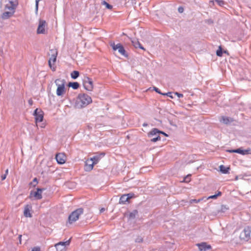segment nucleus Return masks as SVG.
<instances>
[{
  "instance_id": "obj_1",
  "label": "nucleus",
  "mask_w": 251,
  "mask_h": 251,
  "mask_svg": "<svg viewBox=\"0 0 251 251\" xmlns=\"http://www.w3.org/2000/svg\"><path fill=\"white\" fill-rule=\"evenodd\" d=\"M91 98L87 94H79L78 96L75 106L78 108H82L92 102Z\"/></svg>"
},
{
  "instance_id": "obj_2",
  "label": "nucleus",
  "mask_w": 251,
  "mask_h": 251,
  "mask_svg": "<svg viewBox=\"0 0 251 251\" xmlns=\"http://www.w3.org/2000/svg\"><path fill=\"white\" fill-rule=\"evenodd\" d=\"M54 83L57 86L56 95L58 96H61L65 93V85L66 81L64 79H56Z\"/></svg>"
},
{
  "instance_id": "obj_3",
  "label": "nucleus",
  "mask_w": 251,
  "mask_h": 251,
  "mask_svg": "<svg viewBox=\"0 0 251 251\" xmlns=\"http://www.w3.org/2000/svg\"><path fill=\"white\" fill-rule=\"evenodd\" d=\"M83 213V209L81 208H78L72 212L68 217V222L70 224H72L76 221L79 216Z\"/></svg>"
},
{
  "instance_id": "obj_4",
  "label": "nucleus",
  "mask_w": 251,
  "mask_h": 251,
  "mask_svg": "<svg viewBox=\"0 0 251 251\" xmlns=\"http://www.w3.org/2000/svg\"><path fill=\"white\" fill-rule=\"evenodd\" d=\"M251 237V227L247 226L244 228L243 231L241 233L240 238L242 240L248 241Z\"/></svg>"
},
{
  "instance_id": "obj_5",
  "label": "nucleus",
  "mask_w": 251,
  "mask_h": 251,
  "mask_svg": "<svg viewBox=\"0 0 251 251\" xmlns=\"http://www.w3.org/2000/svg\"><path fill=\"white\" fill-rule=\"evenodd\" d=\"M82 81L83 86L86 90L91 91L93 90V82L91 78L85 76L82 79Z\"/></svg>"
},
{
  "instance_id": "obj_6",
  "label": "nucleus",
  "mask_w": 251,
  "mask_h": 251,
  "mask_svg": "<svg viewBox=\"0 0 251 251\" xmlns=\"http://www.w3.org/2000/svg\"><path fill=\"white\" fill-rule=\"evenodd\" d=\"M110 46L114 50H118V52L124 56H128L124 47L120 43L116 45L114 43H111Z\"/></svg>"
},
{
  "instance_id": "obj_7",
  "label": "nucleus",
  "mask_w": 251,
  "mask_h": 251,
  "mask_svg": "<svg viewBox=\"0 0 251 251\" xmlns=\"http://www.w3.org/2000/svg\"><path fill=\"white\" fill-rule=\"evenodd\" d=\"M50 51L51 53V54L49 60V65L50 69L53 71H54L55 70V67H54L53 65L56 60L57 52L55 50H50Z\"/></svg>"
},
{
  "instance_id": "obj_8",
  "label": "nucleus",
  "mask_w": 251,
  "mask_h": 251,
  "mask_svg": "<svg viewBox=\"0 0 251 251\" xmlns=\"http://www.w3.org/2000/svg\"><path fill=\"white\" fill-rule=\"evenodd\" d=\"M33 115L35 117L36 123L41 122L43 121L44 113L41 109L36 108L34 111Z\"/></svg>"
},
{
  "instance_id": "obj_9",
  "label": "nucleus",
  "mask_w": 251,
  "mask_h": 251,
  "mask_svg": "<svg viewBox=\"0 0 251 251\" xmlns=\"http://www.w3.org/2000/svg\"><path fill=\"white\" fill-rule=\"evenodd\" d=\"M70 244V239L65 242H60L55 245V247L57 251H65L66 246Z\"/></svg>"
},
{
  "instance_id": "obj_10",
  "label": "nucleus",
  "mask_w": 251,
  "mask_h": 251,
  "mask_svg": "<svg viewBox=\"0 0 251 251\" xmlns=\"http://www.w3.org/2000/svg\"><path fill=\"white\" fill-rule=\"evenodd\" d=\"M47 26L45 20H40L37 28V32L38 34H44L45 33V27Z\"/></svg>"
},
{
  "instance_id": "obj_11",
  "label": "nucleus",
  "mask_w": 251,
  "mask_h": 251,
  "mask_svg": "<svg viewBox=\"0 0 251 251\" xmlns=\"http://www.w3.org/2000/svg\"><path fill=\"white\" fill-rule=\"evenodd\" d=\"M55 158L58 164H63L66 162V156L63 153H58L56 154Z\"/></svg>"
},
{
  "instance_id": "obj_12",
  "label": "nucleus",
  "mask_w": 251,
  "mask_h": 251,
  "mask_svg": "<svg viewBox=\"0 0 251 251\" xmlns=\"http://www.w3.org/2000/svg\"><path fill=\"white\" fill-rule=\"evenodd\" d=\"M227 151L229 152H235L242 155H245L250 153V150H242L241 148H239L236 150H228Z\"/></svg>"
},
{
  "instance_id": "obj_13",
  "label": "nucleus",
  "mask_w": 251,
  "mask_h": 251,
  "mask_svg": "<svg viewBox=\"0 0 251 251\" xmlns=\"http://www.w3.org/2000/svg\"><path fill=\"white\" fill-rule=\"evenodd\" d=\"M197 246L199 247V249L201 251H206L211 249V246L210 245H207L205 242L197 244Z\"/></svg>"
},
{
  "instance_id": "obj_14",
  "label": "nucleus",
  "mask_w": 251,
  "mask_h": 251,
  "mask_svg": "<svg viewBox=\"0 0 251 251\" xmlns=\"http://www.w3.org/2000/svg\"><path fill=\"white\" fill-rule=\"evenodd\" d=\"M105 154L104 153H101L99 155H96L94 156L93 157L90 158V161L94 163V164H97L100 160L104 156Z\"/></svg>"
},
{
  "instance_id": "obj_15",
  "label": "nucleus",
  "mask_w": 251,
  "mask_h": 251,
  "mask_svg": "<svg viewBox=\"0 0 251 251\" xmlns=\"http://www.w3.org/2000/svg\"><path fill=\"white\" fill-rule=\"evenodd\" d=\"M31 206L29 205H26L24 208V214L25 217H31L32 215L30 213Z\"/></svg>"
},
{
  "instance_id": "obj_16",
  "label": "nucleus",
  "mask_w": 251,
  "mask_h": 251,
  "mask_svg": "<svg viewBox=\"0 0 251 251\" xmlns=\"http://www.w3.org/2000/svg\"><path fill=\"white\" fill-rule=\"evenodd\" d=\"M94 163L90 161V159L87 160L85 162V170L86 171H91L94 167Z\"/></svg>"
},
{
  "instance_id": "obj_17",
  "label": "nucleus",
  "mask_w": 251,
  "mask_h": 251,
  "mask_svg": "<svg viewBox=\"0 0 251 251\" xmlns=\"http://www.w3.org/2000/svg\"><path fill=\"white\" fill-rule=\"evenodd\" d=\"M29 198L31 199L32 197H34L36 200H40L42 198V196L41 194H39L37 191L34 192L31 191L30 193Z\"/></svg>"
},
{
  "instance_id": "obj_18",
  "label": "nucleus",
  "mask_w": 251,
  "mask_h": 251,
  "mask_svg": "<svg viewBox=\"0 0 251 251\" xmlns=\"http://www.w3.org/2000/svg\"><path fill=\"white\" fill-rule=\"evenodd\" d=\"M130 40H131V42H132L133 46L135 48H139L142 50H144V48L142 46V45H141V44L140 43V42H139V41L137 39H131Z\"/></svg>"
},
{
  "instance_id": "obj_19",
  "label": "nucleus",
  "mask_w": 251,
  "mask_h": 251,
  "mask_svg": "<svg viewBox=\"0 0 251 251\" xmlns=\"http://www.w3.org/2000/svg\"><path fill=\"white\" fill-rule=\"evenodd\" d=\"M15 11H5L3 12L1 15V18L3 19H7L12 17L14 14Z\"/></svg>"
},
{
  "instance_id": "obj_20",
  "label": "nucleus",
  "mask_w": 251,
  "mask_h": 251,
  "mask_svg": "<svg viewBox=\"0 0 251 251\" xmlns=\"http://www.w3.org/2000/svg\"><path fill=\"white\" fill-rule=\"evenodd\" d=\"M232 121V119L225 116H223L220 119V122L225 124H228Z\"/></svg>"
},
{
  "instance_id": "obj_21",
  "label": "nucleus",
  "mask_w": 251,
  "mask_h": 251,
  "mask_svg": "<svg viewBox=\"0 0 251 251\" xmlns=\"http://www.w3.org/2000/svg\"><path fill=\"white\" fill-rule=\"evenodd\" d=\"M220 171L223 174H226L229 173V168L228 167H226L223 165H221L220 166Z\"/></svg>"
},
{
  "instance_id": "obj_22",
  "label": "nucleus",
  "mask_w": 251,
  "mask_h": 251,
  "mask_svg": "<svg viewBox=\"0 0 251 251\" xmlns=\"http://www.w3.org/2000/svg\"><path fill=\"white\" fill-rule=\"evenodd\" d=\"M127 195H123L120 198L119 203L120 204H124L126 202L128 201Z\"/></svg>"
},
{
  "instance_id": "obj_23",
  "label": "nucleus",
  "mask_w": 251,
  "mask_h": 251,
  "mask_svg": "<svg viewBox=\"0 0 251 251\" xmlns=\"http://www.w3.org/2000/svg\"><path fill=\"white\" fill-rule=\"evenodd\" d=\"M159 132H160L159 130H158V129H157L156 128H154L153 129H152V130L151 131L148 133V136L151 137V136L155 135L157 134H159Z\"/></svg>"
},
{
  "instance_id": "obj_24",
  "label": "nucleus",
  "mask_w": 251,
  "mask_h": 251,
  "mask_svg": "<svg viewBox=\"0 0 251 251\" xmlns=\"http://www.w3.org/2000/svg\"><path fill=\"white\" fill-rule=\"evenodd\" d=\"M68 85L75 90L78 88L79 86V83L77 82H70Z\"/></svg>"
},
{
  "instance_id": "obj_25",
  "label": "nucleus",
  "mask_w": 251,
  "mask_h": 251,
  "mask_svg": "<svg viewBox=\"0 0 251 251\" xmlns=\"http://www.w3.org/2000/svg\"><path fill=\"white\" fill-rule=\"evenodd\" d=\"M210 2L213 3L216 2L218 5L221 6H223L225 4V2L223 0H213L210 1Z\"/></svg>"
},
{
  "instance_id": "obj_26",
  "label": "nucleus",
  "mask_w": 251,
  "mask_h": 251,
  "mask_svg": "<svg viewBox=\"0 0 251 251\" xmlns=\"http://www.w3.org/2000/svg\"><path fill=\"white\" fill-rule=\"evenodd\" d=\"M222 195V193L220 191H219L217 194L210 196L208 197V198H205L204 201L207 200L208 199H216L218 197V196H220Z\"/></svg>"
},
{
  "instance_id": "obj_27",
  "label": "nucleus",
  "mask_w": 251,
  "mask_h": 251,
  "mask_svg": "<svg viewBox=\"0 0 251 251\" xmlns=\"http://www.w3.org/2000/svg\"><path fill=\"white\" fill-rule=\"evenodd\" d=\"M79 75V73L77 71H74L71 74V77L74 79H76Z\"/></svg>"
},
{
  "instance_id": "obj_28",
  "label": "nucleus",
  "mask_w": 251,
  "mask_h": 251,
  "mask_svg": "<svg viewBox=\"0 0 251 251\" xmlns=\"http://www.w3.org/2000/svg\"><path fill=\"white\" fill-rule=\"evenodd\" d=\"M17 6L16 4H13V6H9L6 5L5 8L9 10V11H15L16 7Z\"/></svg>"
},
{
  "instance_id": "obj_29",
  "label": "nucleus",
  "mask_w": 251,
  "mask_h": 251,
  "mask_svg": "<svg viewBox=\"0 0 251 251\" xmlns=\"http://www.w3.org/2000/svg\"><path fill=\"white\" fill-rule=\"evenodd\" d=\"M138 214V211L134 210L132 212H130L129 214V217L131 219H134Z\"/></svg>"
},
{
  "instance_id": "obj_30",
  "label": "nucleus",
  "mask_w": 251,
  "mask_h": 251,
  "mask_svg": "<svg viewBox=\"0 0 251 251\" xmlns=\"http://www.w3.org/2000/svg\"><path fill=\"white\" fill-rule=\"evenodd\" d=\"M101 4L105 5V7L108 9H111L112 8V6L111 5L109 4L108 3H107L105 0H102Z\"/></svg>"
},
{
  "instance_id": "obj_31",
  "label": "nucleus",
  "mask_w": 251,
  "mask_h": 251,
  "mask_svg": "<svg viewBox=\"0 0 251 251\" xmlns=\"http://www.w3.org/2000/svg\"><path fill=\"white\" fill-rule=\"evenodd\" d=\"M205 199V198L203 197L201 199H199L198 200H197V199H192L190 201V203H199L200 202V201H203Z\"/></svg>"
},
{
  "instance_id": "obj_32",
  "label": "nucleus",
  "mask_w": 251,
  "mask_h": 251,
  "mask_svg": "<svg viewBox=\"0 0 251 251\" xmlns=\"http://www.w3.org/2000/svg\"><path fill=\"white\" fill-rule=\"evenodd\" d=\"M223 54L222 49L221 47H219L218 50L216 51V55L218 56H222Z\"/></svg>"
},
{
  "instance_id": "obj_33",
  "label": "nucleus",
  "mask_w": 251,
  "mask_h": 251,
  "mask_svg": "<svg viewBox=\"0 0 251 251\" xmlns=\"http://www.w3.org/2000/svg\"><path fill=\"white\" fill-rule=\"evenodd\" d=\"M38 183V180L37 178H34L32 182H31L29 184L30 185H32L33 187H35L37 184Z\"/></svg>"
},
{
  "instance_id": "obj_34",
  "label": "nucleus",
  "mask_w": 251,
  "mask_h": 251,
  "mask_svg": "<svg viewBox=\"0 0 251 251\" xmlns=\"http://www.w3.org/2000/svg\"><path fill=\"white\" fill-rule=\"evenodd\" d=\"M160 139H161L159 135H158L157 137L151 139V141L152 142H156L157 141L160 140Z\"/></svg>"
},
{
  "instance_id": "obj_35",
  "label": "nucleus",
  "mask_w": 251,
  "mask_h": 251,
  "mask_svg": "<svg viewBox=\"0 0 251 251\" xmlns=\"http://www.w3.org/2000/svg\"><path fill=\"white\" fill-rule=\"evenodd\" d=\"M142 241H143V238L140 236L137 237L135 239V242L136 243H141Z\"/></svg>"
},
{
  "instance_id": "obj_36",
  "label": "nucleus",
  "mask_w": 251,
  "mask_h": 251,
  "mask_svg": "<svg viewBox=\"0 0 251 251\" xmlns=\"http://www.w3.org/2000/svg\"><path fill=\"white\" fill-rule=\"evenodd\" d=\"M162 95H166L168 97H169L170 98H174V97L173 96V93L172 92H168V93H165V94H162Z\"/></svg>"
},
{
  "instance_id": "obj_37",
  "label": "nucleus",
  "mask_w": 251,
  "mask_h": 251,
  "mask_svg": "<svg viewBox=\"0 0 251 251\" xmlns=\"http://www.w3.org/2000/svg\"><path fill=\"white\" fill-rule=\"evenodd\" d=\"M190 175H188L186 176H185L184 178L183 181L185 182H188L190 181Z\"/></svg>"
},
{
  "instance_id": "obj_38",
  "label": "nucleus",
  "mask_w": 251,
  "mask_h": 251,
  "mask_svg": "<svg viewBox=\"0 0 251 251\" xmlns=\"http://www.w3.org/2000/svg\"><path fill=\"white\" fill-rule=\"evenodd\" d=\"M228 209V207H227L226 205H222L221 207V211L224 212Z\"/></svg>"
},
{
  "instance_id": "obj_39",
  "label": "nucleus",
  "mask_w": 251,
  "mask_h": 251,
  "mask_svg": "<svg viewBox=\"0 0 251 251\" xmlns=\"http://www.w3.org/2000/svg\"><path fill=\"white\" fill-rule=\"evenodd\" d=\"M174 95L177 96L178 98H182L183 97V94L178 93V92H175L174 93Z\"/></svg>"
},
{
  "instance_id": "obj_40",
  "label": "nucleus",
  "mask_w": 251,
  "mask_h": 251,
  "mask_svg": "<svg viewBox=\"0 0 251 251\" xmlns=\"http://www.w3.org/2000/svg\"><path fill=\"white\" fill-rule=\"evenodd\" d=\"M44 190V189L43 188H37V192L39 193V194H40L42 195V193L43 191Z\"/></svg>"
},
{
  "instance_id": "obj_41",
  "label": "nucleus",
  "mask_w": 251,
  "mask_h": 251,
  "mask_svg": "<svg viewBox=\"0 0 251 251\" xmlns=\"http://www.w3.org/2000/svg\"><path fill=\"white\" fill-rule=\"evenodd\" d=\"M9 2L12 6L13 4H16L17 5L16 0H9Z\"/></svg>"
},
{
  "instance_id": "obj_42",
  "label": "nucleus",
  "mask_w": 251,
  "mask_h": 251,
  "mask_svg": "<svg viewBox=\"0 0 251 251\" xmlns=\"http://www.w3.org/2000/svg\"><path fill=\"white\" fill-rule=\"evenodd\" d=\"M183 11H184V9L182 6H180L178 8V11L179 13H181L183 12Z\"/></svg>"
},
{
  "instance_id": "obj_43",
  "label": "nucleus",
  "mask_w": 251,
  "mask_h": 251,
  "mask_svg": "<svg viewBox=\"0 0 251 251\" xmlns=\"http://www.w3.org/2000/svg\"><path fill=\"white\" fill-rule=\"evenodd\" d=\"M126 195H127V197H128V200L132 198V197L133 196V194H131V193H129L128 194H126Z\"/></svg>"
},
{
  "instance_id": "obj_44",
  "label": "nucleus",
  "mask_w": 251,
  "mask_h": 251,
  "mask_svg": "<svg viewBox=\"0 0 251 251\" xmlns=\"http://www.w3.org/2000/svg\"><path fill=\"white\" fill-rule=\"evenodd\" d=\"M154 90L155 91V92H156L157 93H159V94H162V93H161L160 91V90H159L158 88H156V87H154Z\"/></svg>"
},
{
  "instance_id": "obj_45",
  "label": "nucleus",
  "mask_w": 251,
  "mask_h": 251,
  "mask_svg": "<svg viewBox=\"0 0 251 251\" xmlns=\"http://www.w3.org/2000/svg\"><path fill=\"white\" fill-rule=\"evenodd\" d=\"M31 251H40V249L39 248H34L32 249Z\"/></svg>"
},
{
  "instance_id": "obj_46",
  "label": "nucleus",
  "mask_w": 251,
  "mask_h": 251,
  "mask_svg": "<svg viewBox=\"0 0 251 251\" xmlns=\"http://www.w3.org/2000/svg\"><path fill=\"white\" fill-rule=\"evenodd\" d=\"M6 177V174H4L1 176V180H4Z\"/></svg>"
},
{
  "instance_id": "obj_47",
  "label": "nucleus",
  "mask_w": 251,
  "mask_h": 251,
  "mask_svg": "<svg viewBox=\"0 0 251 251\" xmlns=\"http://www.w3.org/2000/svg\"><path fill=\"white\" fill-rule=\"evenodd\" d=\"M28 103H29V104L30 105H32V104H33V101H32V100L31 99H29V100H28Z\"/></svg>"
},
{
  "instance_id": "obj_48",
  "label": "nucleus",
  "mask_w": 251,
  "mask_h": 251,
  "mask_svg": "<svg viewBox=\"0 0 251 251\" xmlns=\"http://www.w3.org/2000/svg\"><path fill=\"white\" fill-rule=\"evenodd\" d=\"M159 133L162 134L166 136H168V135L166 133H165V132H164L163 131H162L160 130V132H159Z\"/></svg>"
},
{
  "instance_id": "obj_49",
  "label": "nucleus",
  "mask_w": 251,
  "mask_h": 251,
  "mask_svg": "<svg viewBox=\"0 0 251 251\" xmlns=\"http://www.w3.org/2000/svg\"><path fill=\"white\" fill-rule=\"evenodd\" d=\"M105 211V208H101L100 210V213H102L103 212H104Z\"/></svg>"
},
{
  "instance_id": "obj_50",
  "label": "nucleus",
  "mask_w": 251,
  "mask_h": 251,
  "mask_svg": "<svg viewBox=\"0 0 251 251\" xmlns=\"http://www.w3.org/2000/svg\"><path fill=\"white\" fill-rule=\"evenodd\" d=\"M143 126H148V124H147V123H144V124H143Z\"/></svg>"
},
{
  "instance_id": "obj_51",
  "label": "nucleus",
  "mask_w": 251,
  "mask_h": 251,
  "mask_svg": "<svg viewBox=\"0 0 251 251\" xmlns=\"http://www.w3.org/2000/svg\"><path fill=\"white\" fill-rule=\"evenodd\" d=\"M8 169H6V171H5V174H6V175L8 174Z\"/></svg>"
}]
</instances>
